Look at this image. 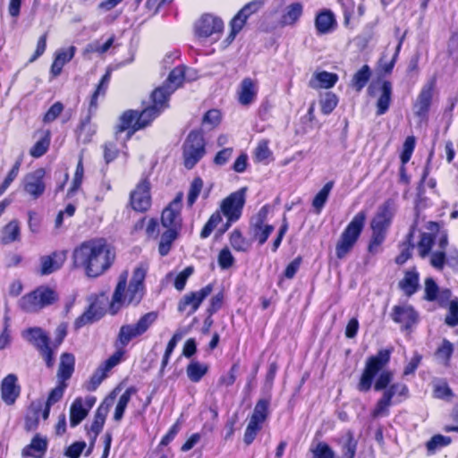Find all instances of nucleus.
Here are the masks:
<instances>
[{"mask_svg":"<svg viewBox=\"0 0 458 458\" xmlns=\"http://www.w3.org/2000/svg\"><path fill=\"white\" fill-rule=\"evenodd\" d=\"M156 311H149L142 316L134 324H124L120 327L114 342V352L103 361L85 382L88 391H96L101 383L108 377L109 372L122 361L127 359V346L135 338L143 335L157 319Z\"/></svg>","mask_w":458,"mask_h":458,"instance_id":"1","label":"nucleus"},{"mask_svg":"<svg viewBox=\"0 0 458 458\" xmlns=\"http://www.w3.org/2000/svg\"><path fill=\"white\" fill-rule=\"evenodd\" d=\"M116 259L114 248L103 237L91 238L77 245L72 254L74 268L89 278H98L108 271Z\"/></svg>","mask_w":458,"mask_h":458,"instance_id":"2","label":"nucleus"},{"mask_svg":"<svg viewBox=\"0 0 458 458\" xmlns=\"http://www.w3.org/2000/svg\"><path fill=\"white\" fill-rule=\"evenodd\" d=\"M146 276L147 268L143 265H140L133 269L129 283L128 270L120 273L107 308L110 315H116L123 307H137L140 305L146 294Z\"/></svg>","mask_w":458,"mask_h":458,"instance_id":"3","label":"nucleus"},{"mask_svg":"<svg viewBox=\"0 0 458 458\" xmlns=\"http://www.w3.org/2000/svg\"><path fill=\"white\" fill-rule=\"evenodd\" d=\"M393 351V347L380 349L367 358L356 386L359 392L368 393L372 387L379 392L392 384L394 373L385 369L390 362Z\"/></svg>","mask_w":458,"mask_h":458,"instance_id":"4","label":"nucleus"},{"mask_svg":"<svg viewBox=\"0 0 458 458\" xmlns=\"http://www.w3.org/2000/svg\"><path fill=\"white\" fill-rule=\"evenodd\" d=\"M247 191L248 188L246 186L242 187L236 191L231 192L221 201L219 208L211 214L202 227L199 233L201 239H207L210 236L212 232L222 222V215L225 217H229L230 220L233 219L238 221L241 218L246 203Z\"/></svg>","mask_w":458,"mask_h":458,"instance_id":"5","label":"nucleus"},{"mask_svg":"<svg viewBox=\"0 0 458 458\" xmlns=\"http://www.w3.org/2000/svg\"><path fill=\"white\" fill-rule=\"evenodd\" d=\"M366 219V211L360 210L354 215L343 230L335 243V257L337 259H344L352 251L364 230Z\"/></svg>","mask_w":458,"mask_h":458,"instance_id":"6","label":"nucleus"},{"mask_svg":"<svg viewBox=\"0 0 458 458\" xmlns=\"http://www.w3.org/2000/svg\"><path fill=\"white\" fill-rule=\"evenodd\" d=\"M171 91L165 87L156 88L149 96L147 105L143 102L144 107L140 110H133L135 114L134 122L143 125V129L149 126L169 106Z\"/></svg>","mask_w":458,"mask_h":458,"instance_id":"7","label":"nucleus"},{"mask_svg":"<svg viewBox=\"0 0 458 458\" xmlns=\"http://www.w3.org/2000/svg\"><path fill=\"white\" fill-rule=\"evenodd\" d=\"M382 391L381 396L370 412L373 419L387 417L390 414L391 406L401 403L410 397L408 386L402 382L393 383Z\"/></svg>","mask_w":458,"mask_h":458,"instance_id":"8","label":"nucleus"},{"mask_svg":"<svg viewBox=\"0 0 458 458\" xmlns=\"http://www.w3.org/2000/svg\"><path fill=\"white\" fill-rule=\"evenodd\" d=\"M58 300L59 294L55 289L42 284L24 294L19 301V307L26 313H38Z\"/></svg>","mask_w":458,"mask_h":458,"instance_id":"9","label":"nucleus"},{"mask_svg":"<svg viewBox=\"0 0 458 458\" xmlns=\"http://www.w3.org/2000/svg\"><path fill=\"white\" fill-rule=\"evenodd\" d=\"M151 182L148 174H142L129 194L127 206L135 213L146 214L152 208Z\"/></svg>","mask_w":458,"mask_h":458,"instance_id":"10","label":"nucleus"},{"mask_svg":"<svg viewBox=\"0 0 458 458\" xmlns=\"http://www.w3.org/2000/svg\"><path fill=\"white\" fill-rule=\"evenodd\" d=\"M206 154V141L200 130L189 132L182 145V158L185 168L192 169Z\"/></svg>","mask_w":458,"mask_h":458,"instance_id":"11","label":"nucleus"},{"mask_svg":"<svg viewBox=\"0 0 458 458\" xmlns=\"http://www.w3.org/2000/svg\"><path fill=\"white\" fill-rule=\"evenodd\" d=\"M269 407L270 397L257 401L243 435V442L246 445H251L261 431L264 422L269 417Z\"/></svg>","mask_w":458,"mask_h":458,"instance_id":"12","label":"nucleus"},{"mask_svg":"<svg viewBox=\"0 0 458 458\" xmlns=\"http://www.w3.org/2000/svg\"><path fill=\"white\" fill-rule=\"evenodd\" d=\"M107 302L108 298L106 293L104 292L92 296L91 301L87 310L75 319V327L81 328L87 324L93 323L102 318L106 313Z\"/></svg>","mask_w":458,"mask_h":458,"instance_id":"13","label":"nucleus"},{"mask_svg":"<svg viewBox=\"0 0 458 458\" xmlns=\"http://www.w3.org/2000/svg\"><path fill=\"white\" fill-rule=\"evenodd\" d=\"M213 284H208L199 291H193L183 295L177 305V310L186 313L188 316L194 314L200 307L203 301L213 292Z\"/></svg>","mask_w":458,"mask_h":458,"instance_id":"14","label":"nucleus"},{"mask_svg":"<svg viewBox=\"0 0 458 458\" xmlns=\"http://www.w3.org/2000/svg\"><path fill=\"white\" fill-rule=\"evenodd\" d=\"M46 174V169L38 167L24 175L22 188L32 199L36 200L44 195L47 188Z\"/></svg>","mask_w":458,"mask_h":458,"instance_id":"15","label":"nucleus"},{"mask_svg":"<svg viewBox=\"0 0 458 458\" xmlns=\"http://www.w3.org/2000/svg\"><path fill=\"white\" fill-rule=\"evenodd\" d=\"M437 87V76L430 77L421 87L413 104L414 114L419 118H426L428 115Z\"/></svg>","mask_w":458,"mask_h":458,"instance_id":"16","label":"nucleus"},{"mask_svg":"<svg viewBox=\"0 0 458 458\" xmlns=\"http://www.w3.org/2000/svg\"><path fill=\"white\" fill-rule=\"evenodd\" d=\"M391 319L401 326L404 331H410L419 322L418 311L410 304L394 305L390 313Z\"/></svg>","mask_w":458,"mask_h":458,"instance_id":"17","label":"nucleus"},{"mask_svg":"<svg viewBox=\"0 0 458 458\" xmlns=\"http://www.w3.org/2000/svg\"><path fill=\"white\" fill-rule=\"evenodd\" d=\"M182 192L177 193L175 198L168 203L161 213V225L165 228H182Z\"/></svg>","mask_w":458,"mask_h":458,"instance_id":"18","label":"nucleus"},{"mask_svg":"<svg viewBox=\"0 0 458 458\" xmlns=\"http://www.w3.org/2000/svg\"><path fill=\"white\" fill-rule=\"evenodd\" d=\"M68 250H56L47 255H43L39 258L38 274L40 276H48L60 270L66 259Z\"/></svg>","mask_w":458,"mask_h":458,"instance_id":"19","label":"nucleus"},{"mask_svg":"<svg viewBox=\"0 0 458 458\" xmlns=\"http://www.w3.org/2000/svg\"><path fill=\"white\" fill-rule=\"evenodd\" d=\"M97 402L94 395L76 397L70 406V426L75 428L88 416Z\"/></svg>","mask_w":458,"mask_h":458,"instance_id":"20","label":"nucleus"},{"mask_svg":"<svg viewBox=\"0 0 458 458\" xmlns=\"http://www.w3.org/2000/svg\"><path fill=\"white\" fill-rule=\"evenodd\" d=\"M21 393V386L16 374L6 375L0 383L1 399L8 406L13 405Z\"/></svg>","mask_w":458,"mask_h":458,"instance_id":"21","label":"nucleus"},{"mask_svg":"<svg viewBox=\"0 0 458 458\" xmlns=\"http://www.w3.org/2000/svg\"><path fill=\"white\" fill-rule=\"evenodd\" d=\"M107 414L108 404L105 405L104 403H101L95 411L91 424L89 426L86 424L84 427L87 437L89 439L90 450L94 447L98 435L103 430Z\"/></svg>","mask_w":458,"mask_h":458,"instance_id":"22","label":"nucleus"},{"mask_svg":"<svg viewBox=\"0 0 458 458\" xmlns=\"http://www.w3.org/2000/svg\"><path fill=\"white\" fill-rule=\"evenodd\" d=\"M223 30L224 22L221 18L204 14L196 27V34L200 38H208L214 34H221Z\"/></svg>","mask_w":458,"mask_h":458,"instance_id":"23","label":"nucleus"},{"mask_svg":"<svg viewBox=\"0 0 458 458\" xmlns=\"http://www.w3.org/2000/svg\"><path fill=\"white\" fill-rule=\"evenodd\" d=\"M314 25L317 35L321 36L333 32L337 27V21L330 9H322L316 13Z\"/></svg>","mask_w":458,"mask_h":458,"instance_id":"24","label":"nucleus"},{"mask_svg":"<svg viewBox=\"0 0 458 458\" xmlns=\"http://www.w3.org/2000/svg\"><path fill=\"white\" fill-rule=\"evenodd\" d=\"M258 82L250 78H244L237 89V100L242 106H250L257 98L258 95Z\"/></svg>","mask_w":458,"mask_h":458,"instance_id":"25","label":"nucleus"},{"mask_svg":"<svg viewBox=\"0 0 458 458\" xmlns=\"http://www.w3.org/2000/svg\"><path fill=\"white\" fill-rule=\"evenodd\" d=\"M96 112V110L88 107L87 114L80 120L74 131L77 140L85 144L90 142L93 135L96 133L95 126L91 123Z\"/></svg>","mask_w":458,"mask_h":458,"instance_id":"26","label":"nucleus"},{"mask_svg":"<svg viewBox=\"0 0 458 458\" xmlns=\"http://www.w3.org/2000/svg\"><path fill=\"white\" fill-rule=\"evenodd\" d=\"M48 446L47 437L36 434L30 440V443L25 445L21 450L23 458H44Z\"/></svg>","mask_w":458,"mask_h":458,"instance_id":"27","label":"nucleus"},{"mask_svg":"<svg viewBox=\"0 0 458 458\" xmlns=\"http://www.w3.org/2000/svg\"><path fill=\"white\" fill-rule=\"evenodd\" d=\"M134 120L135 114L132 112V109L124 111L119 118V123L116 125L115 133L120 134L126 131V140H131L136 131L143 129V125L136 123Z\"/></svg>","mask_w":458,"mask_h":458,"instance_id":"28","label":"nucleus"},{"mask_svg":"<svg viewBox=\"0 0 458 458\" xmlns=\"http://www.w3.org/2000/svg\"><path fill=\"white\" fill-rule=\"evenodd\" d=\"M75 370V356L71 352H63L56 372L57 382L68 384Z\"/></svg>","mask_w":458,"mask_h":458,"instance_id":"29","label":"nucleus"},{"mask_svg":"<svg viewBox=\"0 0 458 458\" xmlns=\"http://www.w3.org/2000/svg\"><path fill=\"white\" fill-rule=\"evenodd\" d=\"M76 47L71 46L67 48H61L55 53L50 67V74L53 78H56L62 73L64 66L74 57Z\"/></svg>","mask_w":458,"mask_h":458,"instance_id":"30","label":"nucleus"},{"mask_svg":"<svg viewBox=\"0 0 458 458\" xmlns=\"http://www.w3.org/2000/svg\"><path fill=\"white\" fill-rule=\"evenodd\" d=\"M398 287L405 296L411 297L420 289V273L416 267L404 272L403 277L399 281Z\"/></svg>","mask_w":458,"mask_h":458,"instance_id":"31","label":"nucleus"},{"mask_svg":"<svg viewBox=\"0 0 458 458\" xmlns=\"http://www.w3.org/2000/svg\"><path fill=\"white\" fill-rule=\"evenodd\" d=\"M303 14V4L301 2H293L288 4L283 12L279 25L281 27L294 26Z\"/></svg>","mask_w":458,"mask_h":458,"instance_id":"32","label":"nucleus"},{"mask_svg":"<svg viewBox=\"0 0 458 458\" xmlns=\"http://www.w3.org/2000/svg\"><path fill=\"white\" fill-rule=\"evenodd\" d=\"M35 134H39L40 137L30 148V155L33 158H39L48 151L52 134L48 129H39L35 131Z\"/></svg>","mask_w":458,"mask_h":458,"instance_id":"33","label":"nucleus"},{"mask_svg":"<svg viewBox=\"0 0 458 458\" xmlns=\"http://www.w3.org/2000/svg\"><path fill=\"white\" fill-rule=\"evenodd\" d=\"M338 81V75L327 71L318 72L313 74L309 81V87L313 89H331Z\"/></svg>","mask_w":458,"mask_h":458,"instance_id":"34","label":"nucleus"},{"mask_svg":"<svg viewBox=\"0 0 458 458\" xmlns=\"http://www.w3.org/2000/svg\"><path fill=\"white\" fill-rule=\"evenodd\" d=\"M425 293L423 299L427 301H435L438 298L439 294V301L443 303L445 301H447L451 296V291L449 289H444L439 292V287L436 281L432 277H428L425 279Z\"/></svg>","mask_w":458,"mask_h":458,"instance_id":"35","label":"nucleus"},{"mask_svg":"<svg viewBox=\"0 0 458 458\" xmlns=\"http://www.w3.org/2000/svg\"><path fill=\"white\" fill-rule=\"evenodd\" d=\"M24 336L37 350L46 348L51 344V340L47 333L38 327H30L25 331Z\"/></svg>","mask_w":458,"mask_h":458,"instance_id":"36","label":"nucleus"},{"mask_svg":"<svg viewBox=\"0 0 458 458\" xmlns=\"http://www.w3.org/2000/svg\"><path fill=\"white\" fill-rule=\"evenodd\" d=\"M112 72L110 69H107L106 72L100 78L98 83L97 84L94 91L90 95L89 107L92 110H98V98H104L107 92L110 81H111Z\"/></svg>","mask_w":458,"mask_h":458,"instance_id":"37","label":"nucleus"},{"mask_svg":"<svg viewBox=\"0 0 458 458\" xmlns=\"http://www.w3.org/2000/svg\"><path fill=\"white\" fill-rule=\"evenodd\" d=\"M112 72L110 69H107L106 72L100 78L98 83L97 84L94 91L90 95L89 107L92 110H98V98H104L107 92L110 81H111Z\"/></svg>","mask_w":458,"mask_h":458,"instance_id":"38","label":"nucleus"},{"mask_svg":"<svg viewBox=\"0 0 458 458\" xmlns=\"http://www.w3.org/2000/svg\"><path fill=\"white\" fill-rule=\"evenodd\" d=\"M21 241V225L17 219H13L3 226L0 242L7 245Z\"/></svg>","mask_w":458,"mask_h":458,"instance_id":"39","label":"nucleus"},{"mask_svg":"<svg viewBox=\"0 0 458 458\" xmlns=\"http://www.w3.org/2000/svg\"><path fill=\"white\" fill-rule=\"evenodd\" d=\"M381 94L377 101V114H385L392 101V83L389 81H384L380 87Z\"/></svg>","mask_w":458,"mask_h":458,"instance_id":"40","label":"nucleus"},{"mask_svg":"<svg viewBox=\"0 0 458 458\" xmlns=\"http://www.w3.org/2000/svg\"><path fill=\"white\" fill-rule=\"evenodd\" d=\"M181 230L176 228H166L160 236L158 243V253L161 257L168 255L174 242L179 237Z\"/></svg>","mask_w":458,"mask_h":458,"instance_id":"41","label":"nucleus"},{"mask_svg":"<svg viewBox=\"0 0 458 458\" xmlns=\"http://www.w3.org/2000/svg\"><path fill=\"white\" fill-rule=\"evenodd\" d=\"M185 79V67L179 65L174 67L168 74L165 83L161 87H165L171 94L182 85Z\"/></svg>","mask_w":458,"mask_h":458,"instance_id":"42","label":"nucleus"},{"mask_svg":"<svg viewBox=\"0 0 458 458\" xmlns=\"http://www.w3.org/2000/svg\"><path fill=\"white\" fill-rule=\"evenodd\" d=\"M208 369V364L201 363L199 360H191L186 366V374L191 382L198 383L207 375Z\"/></svg>","mask_w":458,"mask_h":458,"instance_id":"43","label":"nucleus"},{"mask_svg":"<svg viewBox=\"0 0 458 458\" xmlns=\"http://www.w3.org/2000/svg\"><path fill=\"white\" fill-rule=\"evenodd\" d=\"M253 159L255 163L268 164L273 160V152L269 148V140H260L253 151Z\"/></svg>","mask_w":458,"mask_h":458,"instance_id":"44","label":"nucleus"},{"mask_svg":"<svg viewBox=\"0 0 458 458\" xmlns=\"http://www.w3.org/2000/svg\"><path fill=\"white\" fill-rule=\"evenodd\" d=\"M83 178H84L83 157L81 156L78 160V163L76 165V168H75V172L73 174L72 183L66 192L67 199L72 198L79 191V190L81 188Z\"/></svg>","mask_w":458,"mask_h":458,"instance_id":"45","label":"nucleus"},{"mask_svg":"<svg viewBox=\"0 0 458 458\" xmlns=\"http://www.w3.org/2000/svg\"><path fill=\"white\" fill-rule=\"evenodd\" d=\"M371 77V69L368 64H364L352 76L351 86L356 92H360L368 84Z\"/></svg>","mask_w":458,"mask_h":458,"instance_id":"46","label":"nucleus"},{"mask_svg":"<svg viewBox=\"0 0 458 458\" xmlns=\"http://www.w3.org/2000/svg\"><path fill=\"white\" fill-rule=\"evenodd\" d=\"M435 241V234L430 233H420V240L417 244L419 255L420 258L424 259L430 254Z\"/></svg>","mask_w":458,"mask_h":458,"instance_id":"47","label":"nucleus"},{"mask_svg":"<svg viewBox=\"0 0 458 458\" xmlns=\"http://www.w3.org/2000/svg\"><path fill=\"white\" fill-rule=\"evenodd\" d=\"M334 186V182L329 181L324 184L321 190L316 194L312 200V206L315 208L316 212L319 214L324 208L330 191H332Z\"/></svg>","mask_w":458,"mask_h":458,"instance_id":"48","label":"nucleus"},{"mask_svg":"<svg viewBox=\"0 0 458 458\" xmlns=\"http://www.w3.org/2000/svg\"><path fill=\"white\" fill-rule=\"evenodd\" d=\"M394 200L388 199L385 200L382 205L379 206L373 218L391 225L394 218Z\"/></svg>","mask_w":458,"mask_h":458,"instance_id":"49","label":"nucleus"},{"mask_svg":"<svg viewBox=\"0 0 458 458\" xmlns=\"http://www.w3.org/2000/svg\"><path fill=\"white\" fill-rule=\"evenodd\" d=\"M454 353V345L447 340L444 339L441 344L437 348L435 352L436 357L442 361L445 367H449L451 363V358Z\"/></svg>","mask_w":458,"mask_h":458,"instance_id":"50","label":"nucleus"},{"mask_svg":"<svg viewBox=\"0 0 458 458\" xmlns=\"http://www.w3.org/2000/svg\"><path fill=\"white\" fill-rule=\"evenodd\" d=\"M229 242L235 251L245 252L249 249V242L238 228L233 229L229 235Z\"/></svg>","mask_w":458,"mask_h":458,"instance_id":"51","label":"nucleus"},{"mask_svg":"<svg viewBox=\"0 0 458 458\" xmlns=\"http://www.w3.org/2000/svg\"><path fill=\"white\" fill-rule=\"evenodd\" d=\"M203 180L201 177L197 176L194 177L191 181L187 195V206L188 208H192V206L197 201L202 189H203Z\"/></svg>","mask_w":458,"mask_h":458,"instance_id":"52","label":"nucleus"},{"mask_svg":"<svg viewBox=\"0 0 458 458\" xmlns=\"http://www.w3.org/2000/svg\"><path fill=\"white\" fill-rule=\"evenodd\" d=\"M313 458H335L333 448L324 441L317 443L310 448Z\"/></svg>","mask_w":458,"mask_h":458,"instance_id":"53","label":"nucleus"},{"mask_svg":"<svg viewBox=\"0 0 458 458\" xmlns=\"http://www.w3.org/2000/svg\"><path fill=\"white\" fill-rule=\"evenodd\" d=\"M22 159H17L13 165L12 168L8 172L4 181L0 183V197L6 191L12 182L17 178L20 168L21 165Z\"/></svg>","mask_w":458,"mask_h":458,"instance_id":"54","label":"nucleus"},{"mask_svg":"<svg viewBox=\"0 0 458 458\" xmlns=\"http://www.w3.org/2000/svg\"><path fill=\"white\" fill-rule=\"evenodd\" d=\"M274 231V226L271 225H263V221L259 220L255 225L254 237L259 245H263Z\"/></svg>","mask_w":458,"mask_h":458,"instance_id":"55","label":"nucleus"},{"mask_svg":"<svg viewBox=\"0 0 458 458\" xmlns=\"http://www.w3.org/2000/svg\"><path fill=\"white\" fill-rule=\"evenodd\" d=\"M358 442L354 438L353 433L349 430L346 433V440L342 446L343 458H355Z\"/></svg>","mask_w":458,"mask_h":458,"instance_id":"56","label":"nucleus"},{"mask_svg":"<svg viewBox=\"0 0 458 458\" xmlns=\"http://www.w3.org/2000/svg\"><path fill=\"white\" fill-rule=\"evenodd\" d=\"M451 443V438L443 435L437 434L433 436L427 443L426 448L428 454H433L440 448L448 445Z\"/></svg>","mask_w":458,"mask_h":458,"instance_id":"57","label":"nucleus"},{"mask_svg":"<svg viewBox=\"0 0 458 458\" xmlns=\"http://www.w3.org/2000/svg\"><path fill=\"white\" fill-rule=\"evenodd\" d=\"M239 369H240L239 361L233 363L232 366L230 367L227 374L222 375L219 377L218 381H217L218 386H226V387L232 386L236 381L237 373L239 371Z\"/></svg>","mask_w":458,"mask_h":458,"instance_id":"58","label":"nucleus"},{"mask_svg":"<svg viewBox=\"0 0 458 458\" xmlns=\"http://www.w3.org/2000/svg\"><path fill=\"white\" fill-rule=\"evenodd\" d=\"M217 263L223 270L229 269L234 265L235 259L227 246L222 248L218 252Z\"/></svg>","mask_w":458,"mask_h":458,"instance_id":"59","label":"nucleus"},{"mask_svg":"<svg viewBox=\"0 0 458 458\" xmlns=\"http://www.w3.org/2000/svg\"><path fill=\"white\" fill-rule=\"evenodd\" d=\"M416 146V139L414 136H408L403 145V150L400 154L401 163L406 165L411 158L412 153Z\"/></svg>","mask_w":458,"mask_h":458,"instance_id":"60","label":"nucleus"},{"mask_svg":"<svg viewBox=\"0 0 458 458\" xmlns=\"http://www.w3.org/2000/svg\"><path fill=\"white\" fill-rule=\"evenodd\" d=\"M338 104V98L337 96L328 91L325 94L324 98L320 101L321 106V112L324 114H331L335 108L337 106Z\"/></svg>","mask_w":458,"mask_h":458,"instance_id":"61","label":"nucleus"},{"mask_svg":"<svg viewBox=\"0 0 458 458\" xmlns=\"http://www.w3.org/2000/svg\"><path fill=\"white\" fill-rule=\"evenodd\" d=\"M64 109V104L60 101H56L44 114L42 122L44 123H50L54 122L63 113Z\"/></svg>","mask_w":458,"mask_h":458,"instance_id":"62","label":"nucleus"},{"mask_svg":"<svg viewBox=\"0 0 458 458\" xmlns=\"http://www.w3.org/2000/svg\"><path fill=\"white\" fill-rule=\"evenodd\" d=\"M222 121V114L218 109H210L205 113L202 118V123L208 124L212 130L217 127Z\"/></svg>","mask_w":458,"mask_h":458,"instance_id":"63","label":"nucleus"},{"mask_svg":"<svg viewBox=\"0 0 458 458\" xmlns=\"http://www.w3.org/2000/svg\"><path fill=\"white\" fill-rule=\"evenodd\" d=\"M103 157L106 164L115 160L119 156V149L114 141H106L102 146Z\"/></svg>","mask_w":458,"mask_h":458,"instance_id":"64","label":"nucleus"}]
</instances>
